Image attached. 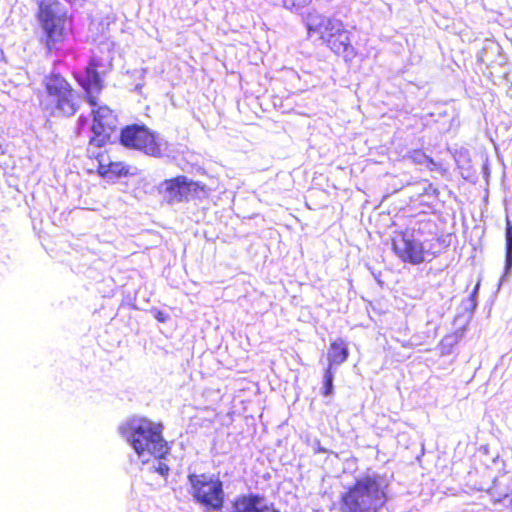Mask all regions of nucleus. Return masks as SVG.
<instances>
[{
    "label": "nucleus",
    "instance_id": "nucleus-9",
    "mask_svg": "<svg viewBox=\"0 0 512 512\" xmlns=\"http://www.w3.org/2000/svg\"><path fill=\"white\" fill-rule=\"evenodd\" d=\"M87 158L95 162V170L99 177L116 180L133 175L131 166L125 161L116 159L109 149L87 146Z\"/></svg>",
    "mask_w": 512,
    "mask_h": 512
},
{
    "label": "nucleus",
    "instance_id": "nucleus-15",
    "mask_svg": "<svg viewBox=\"0 0 512 512\" xmlns=\"http://www.w3.org/2000/svg\"><path fill=\"white\" fill-rule=\"evenodd\" d=\"M505 238V273L508 274L512 268V222L509 218L506 219Z\"/></svg>",
    "mask_w": 512,
    "mask_h": 512
},
{
    "label": "nucleus",
    "instance_id": "nucleus-1",
    "mask_svg": "<svg viewBox=\"0 0 512 512\" xmlns=\"http://www.w3.org/2000/svg\"><path fill=\"white\" fill-rule=\"evenodd\" d=\"M36 18L41 30L39 43L48 55L62 52L72 35V19L59 0H41Z\"/></svg>",
    "mask_w": 512,
    "mask_h": 512
},
{
    "label": "nucleus",
    "instance_id": "nucleus-6",
    "mask_svg": "<svg viewBox=\"0 0 512 512\" xmlns=\"http://www.w3.org/2000/svg\"><path fill=\"white\" fill-rule=\"evenodd\" d=\"M190 494L194 501L207 512L221 511L225 503L223 482L219 477L206 473H192L187 476Z\"/></svg>",
    "mask_w": 512,
    "mask_h": 512
},
{
    "label": "nucleus",
    "instance_id": "nucleus-13",
    "mask_svg": "<svg viewBox=\"0 0 512 512\" xmlns=\"http://www.w3.org/2000/svg\"><path fill=\"white\" fill-rule=\"evenodd\" d=\"M231 512H279L273 504H265L264 497L249 493L240 495L232 502Z\"/></svg>",
    "mask_w": 512,
    "mask_h": 512
},
{
    "label": "nucleus",
    "instance_id": "nucleus-17",
    "mask_svg": "<svg viewBox=\"0 0 512 512\" xmlns=\"http://www.w3.org/2000/svg\"><path fill=\"white\" fill-rule=\"evenodd\" d=\"M333 379H334L333 369L325 368L324 375H323V390H322L323 396H329L330 394H332Z\"/></svg>",
    "mask_w": 512,
    "mask_h": 512
},
{
    "label": "nucleus",
    "instance_id": "nucleus-22",
    "mask_svg": "<svg viewBox=\"0 0 512 512\" xmlns=\"http://www.w3.org/2000/svg\"><path fill=\"white\" fill-rule=\"evenodd\" d=\"M154 317L160 323H164L168 319V316L165 313H163L162 311H156V313L154 314Z\"/></svg>",
    "mask_w": 512,
    "mask_h": 512
},
{
    "label": "nucleus",
    "instance_id": "nucleus-4",
    "mask_svg": "<svg viewBox=\"0 0 512 512\" xmlns=\"http://www.w3.org/2000/svg\"><path fill=\"white\" fill-rule=\"evenodd\" d=\"M387 502L386 488L378 475L355 479L339 497V512H380Z\"/></svg>",
    "mask_w": 512,
    "mask_h": 512
},
{
    "label": "nucleus",
    "instance_id": "nucleus-23",
    "mask_svg": "<svg viewBox=\"0 0 512 512\" xmlns=\"http://www.w3.org/2000/svg\"><path fill=\"white\" fill-rule=\"evenodd\" d=\"M478 288H479V283H477V285L475 286L474 291H473V294H476V293H477Z\"/></svg>",
    "mask_w": 512,
    "mask_h": 512
},
{
    "label": "nucleus",
    "instance_id": "nucleus-5",
    "mask_svg": "<svg viewBox=\"0 0 512 512\" xmlns=\"http://www.w3.org/2000/svg\"><path fill=\"white\" fill-rule=\"evenodd\" d=\"M44 95L39 97L42 110L53 117H71L80 108L81 96L60 72L43 77Z\"/></svg>",
    "mask_w": 512,
    "mask_h": 512
},
{
    "label": "nucleus",
    "instance_id": "nucleus-19",
    "mask_svg": "<svg viewBox=\"0 0 512 512\" xmlns=\"http://www.w3.org/2000/svg\"><path fill=\"white\" fill-rule=\"evenodd\" d=\"M494 504L503 503V506L512 511V495L505 494L503 497L493 499Z\"/></svg>",
    "mask_w": 512,
    "mask_h": 512
},
{
    "label": "nucleus",
    "instance_id": "nucleus-12",
    "mask_svg": "<svg viewBox=\"0 0 512 512\" xmlns=\"http://www.w3.org/2000/svg\"><path fill=\"white\" fill-rule=\"evenodd\" d=\"M98 66V60L96 58H92L85 69V79L81 82L85 99L91 107L97 105V97L103 89V81L97 70Z\"/></svg>",
    "mask_w": 512,
    "mask_h": 512
},
{
    "label": "nucleus",
    "instance_id": "nucleus-14",
    "mask_svg": "<svg viewBox=\"0 0 512 512\" xmlns=\"http://www.w3.org/2000/svg\"><path fill=\"white\" fill-rule=\"evenodd\" d=\"M348 357L349 349L347 343L341 338L334 340L330 343L328 348V365L326 368L333 369L334 366L341 365L346 362Z\"/></svg>",
    "mask_w": 512,
    "mask_h": 512
},
{
    "label": "nucleus",
    "instance_id": "nucleus-18",
    "mask_svg": "<svg viewBox=\"0 0 512 512\" xmlns=\"http://www.w3.org/2000/svg\"><path fill=\"white\" fill-rule=\"evenodd\" d=\"M312 0H282L283 6L289 10H299L309 5Z\"/></svg>",
    "mask_w": 512,
    "mask_h": 512
},
{
    "label": "nucleus",
    "instance_id": "nucleus-21",
    "mask_svg": "<svg viewBox=\"0 0 512 512\" xmlns=\"http://www.w3.org/2000/svg\"><path fill=\"white\" fill-rule=\"evenodd\" d=\"M169 470V466L164 463H160L159 466L156 468V471L162 476L168 475Z\"/></svg>",
    "mask_w": 512,
    "mask_h": 512
},
{
    "label": "nucleus",
    "instance_id": "nucleus-7",
    "mask_svg": "<svg viewBox=\"0 0 512 512\" xmlns=\"http://www.w3.org/2000/svg\"><path fill=\"white\" fill-rule=\"evenodd\" d=\"M119 142L128 149L141 151L151 157H162V144L155 132L145 125L129 124L120 131Z\"/></svg>",
    "mask_w": 512,
    "mask_h": 512
},
{
    "label": "nucleus",
    "instance_id": "nucleus-3",
    "mask_svg": "<svg viewBox=\"0 0 512 512\" xmlns=\"http://www.w3.org/2000/svg\"><path fill=\"white\" fill-rule=\"evenodd\" d=\"M120 433L143 462L150 458L163 459L169 453V446L162 436V426L147 418L128 420L120 427Z\"/></svg>",
    "mask_w": 512,
    "mask_h": 512
},
{
    "label": "nucleus",
    "instance_id": "nucleus-10",
    "mask_svg": "<svg viewBox=\"0 0 512 512\" xmlns=\"http://www.w3.org/2000/svg\"><path fill=\"white\" fill-rule=\"evenodd\" d=\"M163 193L168 203H181L188 200L189 195L198 197L200 193L206 194L207 187L205 184L189 180L184 175L165 179L162 182Z\"/></svg>",
    "mask_w": 512,
    "mask_h": 512
},
{
    "label": "nucleus",
    "instance_id": "nucleus-11",
    "mask_svg": "<svg viewBox=\"0 0 512 512\" xmlns=\"http://www.w3.org/2000/svg\"><path fill=\"white\" fill-rule=\"evenodd\" d=\"M392 250L395 255L405 263L418 265L425 260V248L422 242L417 241L401 231L392 241Z\"/></svg>",
    "mask_w": 512,
    "mask_h": 512
},
{
    "label": "nucleus",
    "instance_id": "nucleus-2",
    "mask_svg": "<svg viewBox=\"0 0 512 512\" xmlns=\"http://www.w3.org/2000/svg\"><path fill=\"white\" fill-rule=\"evenodd\" d=\"M304 23L309 36L316 35L318 40L346 62L357 56V50L351 41V33L343 21L309 11Z\"/></svg>",
    "mask_w": 512,
    "mask_h": 512
},
{
    "label": "nucleus",
    "instance_id": "nucleus-8",
    "mask_svg": "<svg viewBox=\"0 0 512 512\" xmlns=\"http://www.w3.org/2000/svg\"><path fill=\"white\" fill-rule=\"evenodd\" d=\"M91 116L92 135L89 137L88 146L103 148L111 142V138L117 130L118 117L114 110L107 105L94 106Z\"/></svg>",
    "mask_w": 512,
    "mask_h": 512
},
{
    "label": "nucleus",
    "instance_id": "nucleus-20",
    "mask_svg": "<svg viewBox=\"0 0 512 512\" xmlns=\"http://www.w3.org/2000/svg\"><path fill=\"white\" fill-rule=\"evenodd\" d=\"M430 171H434V170H438L440 171L441 173H446V169L443 168L441 166V164L435 162L432 158H431V163H425L424 164Z\"/></svg>",
    "mask_w": 512,
    "mask_h": 512
},
{
    "label": "nucleus",
    "instance_id": "nucleus-16",
    "mask_svg": "<svg viewBox=\"0 0 512 512\" xmlns=\"http://www.w3.org/2000/svg\"><path fill=\"white\" fill-rule=\"evenodd\" d=\"M406 157L416 165L431 163V157L427 155L426 152L421 148L409 151Z\"/></svg>",
    "mask_w": 512,
    "mask_h": 512
}]
</instances>
